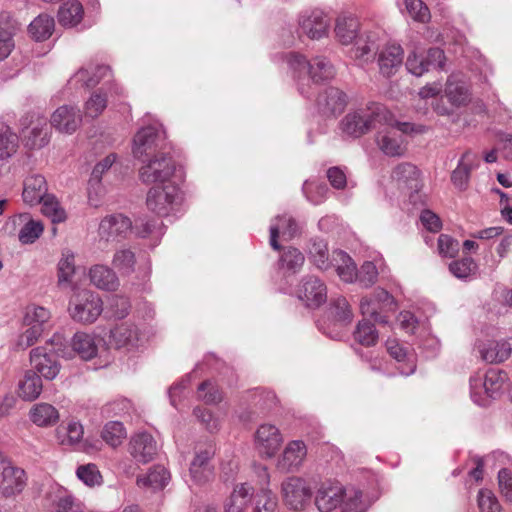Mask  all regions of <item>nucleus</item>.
<instances>
[{"mask_svg": "<svg viewBox=\"0 0 512 512\" xmlns=\"http://www.w3.org/2000/svg\"><path fill=\"white\" fill-rule=\"evenodd\" d=\"M390 120L391 113L384 105L371 102L348 113L341 121V129L346 135L358 138Z\"/></svg>", "mask_w": 512, "mask_h": 512, "instance_id": "obj_1", "label": "nucleus"}, {"mask_svg": "<svg viewBox=\"0 0 512 512\" xmlns=\"http://www.w3.org/2000/svg\"><path fill=\"white\" fill-rule=\"evenodd\" d=\"M309 258L320 270L334 268L338 276L347 283H352L356 276V265L351 257L341 250L333 251L330 256L327 244L323 240L311 241Z\"/></svg>", "mask_w": 512, "mask_h": 512, "instance_id": "obj_2", "label": "nucleus"}, {"mask_svg": "<svg viewBox=\"0 0 512 512\" xmlns=\"http://www.w3.org/2000/svg\"><path fill=\"white\" fill-rule=\"evenodd\" d=\"M166 132L161 125H149L137 131L133 138L132 153L137 160L169 151Z\"/></svg>", "mask_w": 512, "mask_h": 512, "instance_id": "obj_3", "label": "nucleus"}, {"mask_svg": "<svg viewBox=\"0 0 512 512\" xmlns=\"http://www.w3.org/2000/svg\"><path fill=\"white\" fill-rule=\"evenodd\" d=\"M139 178L144 184L172 183L176 172V163L169 151H162L140 160Z\"/></svg>", "mask_w": 512, "mask_h": 512, "instance_id": "obj_4", "label": "nucleus"}, {"mask_svg": "<svg viewBox=\"0 0 512 512\" xmlns=\"http://www.w3.org/2000/svg\"><path fill=\"white\" fill-rule=\"evenodd\" d=\"M182 199L181 190L174 182L155 184L147 193L146 204L158 216H169L177 211Z\"/></svg>", "mask_w": 512, "mask_h": 512, "instance_id": "obj_5", "label": "nucleus"}, {"mask_svg": "<svg viewBox=\"0 0 512 512\" xmlns=\"http://www.w3.org/2000/svg\"><path fill=\"white\" fill-rule=\"evenodd\" d=\"M71 318L81 324L94 323L103 312V301L100 296L90 290L75 292L68 307Z\"/></svg>", "mask_w": 512, "mask_h": 512, "instance_id": "obj_6", "label": "nucleus"}, {"mask_svg": "<svg viewBox=\"0 0 512 512\" xmlns=\"http://www.w3.org/2000/svg\"><path fill=\"white\" fill-rule=\"evenodd\" d=\"M385 128L377 133L376 143L379 149L387 156L397 157L405 153L404 138L402 134L413 131L410 123L395 122L391 115L388 123H382Z\"/></svg>", "mask_w": 512, "mask_h": 512, "instance_id": "obj_7", "label": "nucleus"}, {"mask_svg": "<svg viewBox=\"0 0 512 512\" xmlns=\"http://www.w3.org/2000/svg\"><path fill=\"white\" fill-rule=\"evenodd\" d=\"M506 380V374L498 369H489L484 377L474 376L470 378L472 400L486 406L490 398H494L501 390Z\"/></svg>", "mask_w": 512, "mask_h": 512, "instance_id": "obj_8", "label": "nucleus"}, {"mask_svg": "<svg viewBox=\"0 0 512 512\" xmlns=\"http://www.w3.org/2000/svg\"><path fill=\"white\" fill-rule=\"evenodd\" d=\"M286 60L290 68L297 72H306L315 82H322L333 78L335 71L333 65L325 57H315L311 61L298 54L289 53Z\"/></svg>", "mask_w": 512, "mask_h": 512, "instance_id": "obj_9", "label": "nucleus"}, {"mask_svg": "<svg viewBox=\"0 0 512 512\" xmlns=\"http://www.w3.org/2000/svg\"><path fill=\"white\" fill-rule=\"evenodd\" d=\"M348 493L340 482L328 480L323 482L317 490L315 503L321 512H331L344 502Z\"/></svg>", "mask_w": 512, "mask_h": 512, "instance_id": "obj_10", "label": "nucleus"}, {"mask_svg": "<svg viewBox=\"0 0 512 512\" xmlns=\"http://www.w3.org/2000/svg\"><path fill=\"white\" fill-rule=\"evenodd\" d=\"M26 485L25 471L4 458L0 461V490L5 496L20 493Z\"/></svg>", "mask_w": 512, "mask_h": 512, "instance_id": "obj_11", "label": "nucleus"}, {"mask_svg": "<svg viewBox=\"0 0 512 512\" xmlns=\"http://www.w3.org/2000/svg\"><path fill=\"white\" fill-rule=\"evenodd\" d=\"M282 495L291 509L301 510L310 500L311 490L302 478L290 477L282 483Z\"/></svg>", "mask_w": 512, "mask_h": 512, "instance_id": "obj_12", "label": "nucleus"}, {"mask_svg": "<svg viewBox=\"0 0 512 512\" xmlns=\"http://www.w3.org/2000/svg\"><path fill=\"white\" fill-rule=\"evenodd\" d=\"M283 442L279 429L272 424H262L255 433V446L265 457H273Z\"/></svg>", "mask_w": 512, "mask_h": 512, "instance_id": "obj_13", "label": "nucleus"}, {"mask_svg": "<svg viewBox=\"0 0 512 512\" xmlns=\"http://www.w3.org/2000/svg\"><path fill=\"white\" fill-rule=\"evenodd\" d=\"M297 296L306 306L319 307L327 299V288L319 278L306 276L297 289Z\"/></svg>", "mask_w": 512, "mask_h": 512, "instance_id": "obj_14", "label": "nucleus"}, {"mask_svg": "<svg viewBox=\"0 0 512 512\" xmlns=\"http://www.w3.org/2000/svg\"><path fill=\"white\" fill-rule=\"evenodd\" d=\"M298 24L310 39H320L327 35L330 19L320 10L306 11L300 15Z\"/></svg>", "mask_w": 512, "mask_h": 512, "instance_id": "obj_15", "label": "nucleus"}, {"mask_svg": "<svg viewBox=\"0 0 512 512\" xmlns=\"http://www.w3.org/2000/svg\"><path fill=\"white\" fill-rule=\"evenodd\" d=\"M131 220L122 214H113L104 217L98 228L100 241H115L119 237H125L131 230Z\"/></svg>", "mask_w": 512, "mask_h": 512, "instance_id": "obj_16", "label": "nucleus"}, {"mask_svg": "<svg viewBox=\"0 0 512 512\" xmlns=\"http://www.w3.org/2000/svg\"><path fill=\"white\" fill-rule=\"evenodd\" d=\"M214 454L215 449L211 444L201 446L196 450L189 469L190 477L194 483L203 484L212 477L213 470L210 459Z\"/></svg>", "mask_w": 512, "mask_h": 512, "instance_id": "obj_17", "label": "nucleus"}, {"mask_svg": "<svg viewBox=\"0 0 512 512\" xmlns=\"http://www.w3.org/2000/svg\"><path fill=\"white\" fill-rule=\"evenodd\" d=\"M30 362L36 373L41 374L45 379L53 380L60 371V365L56 355L48 352L45 347H37L30 352Z\"/></svg>", "mask_w": 512, "mask_h": 512, "instance_id": "obj_18", "label": "nucleus"}, {"mask_svg": "<svg viewBox=\"0 0 512 512\" xmlns=\"http://www.w3.org/2000/svg\"><path fill=\"white\" fill-rule=\"evenodd\" d=\"M347 105L346 94L338 88L329 87L319 94L317 106L325 116L341 114Z\"/></svg>", "mask_w": 512, "mask_h": 512, "instance_id": "obj_19", "label": "nucleus"}, {"mask_svg": "<svg viewBox=\"0 0 512 512\" xmlns=\"http://www.w3.org/2000/svg\"><path fill=\"white\" fill-rule=\"evenodd\" d=\"M298 233L299 226L292 217L288 215L277 216L272 220L270 225V245L274 250H279V236H281L283 240L288 241L294 238Z\"/></svg>", "mask_w": 512, "mask_h": 512, "instance_id": "obj_20", "label": "nucleus"}, {"mask_svg": "<svg viewBox=\"0 0 512 512\" xmlns=\"http://www.w3.org/2000/svg\"><path fill=\"white\" fill-rule=\"evenodd\" d=\"M79 110L72 106L63 105L51 116V125L61 133L72 134L81 122Z\"/></svg>", "mask_w": 512, "mask_h": 512, "instance_id": "obj_21", "label": "nucleus"}, {"mask_svg": "<svg viewBox=\"0 0 512 512\" xmlns=\"http://www.w3.org/2000/svg\"><path fill=\"white\" fill-rule=\"evenodd\" d=\"M158 450L156 441L148 433H140L132 437L130 441V453L140 463H148L156 455Z\"/></svg>", "mask_w": 512, "mask_h": 512, "instance_id": "obj_22", "label": "nucleus"}, {"mask_svg": "<svg viewBox=\"0 0 512 512\" xmlns=\"http://www.w3.org/2000/svg\"><path fill=\"white\" fill-rule=\"evenodd\" d=\"M403 61V49L400 45H387L378 58L379 69L382 75L390 77L395 74Z\"/></svg>", "mask_w": 512, "mask_h": 512, "instance_id": "obj_23", "label": "nucleus"}, {"mask_svg": "<svg viewBox=\"0 0 512 512\" xmlns=\"http://www.w3.org/2000/svg\"><path fill=\"white\" fill-rule=\"evenodd\" d=\"M307 455V448L304 442L299 440L291 441L284 449L279 467L283 470L293 471L298 469Z\"/></svg>", "mask_w": 512, "mask_h": 512, "instance_id": "obj_24", "label": "nucleus"}, {"mask_svg": "<svg viewBox=\"0 0 512 512\" xmlns=\"http://www.w3.org/2000/svg\"><path fill=\"white\" fill-rule=\"evenodd\" d=\"M478 164L479 159L477 154L472 153L471 151H466L459 161L458 166L452 172L451 181L453 184L461 190L465 189L471 170L477 167Z\"/></svg>", "mask_w": 512, "mask_h": 512, "instance_id": "obj_25", "label": "nucleus"}, {"mask_svg": "<svg viewBox=\"0 0 512 512\" xmlns=\"http://www.w3.org/2000/svg\"><path fill=\"white\" fill-rule=\"evenodd\" d=\"M47 184L42 175H31L24 181L23 200L29 205H35L46 197Z\"/></svg>", "mask_w": 512, "mask_h": 512, "instance_id": "obj_26", "label": "nucleus"}, {"mask_svg": "<svg viewBox=\"0 0 512 512\" xmlns=\"http://www.w3.org/2000/svg\"><path fill=\"white\" fill-rule=\"evenodd\" d=\"M108 73L109 67L104 65L81 68L71 78L70 83L74 85L80 84L84 88H91L96 86Z\"/></svg>", "mask_w": 512, "mask_h": 512, "instance_id": "obj_27", "label": "nucleus"}, {"mask_svg": "<svg viewBox=\"0 0 512 512\" xmlns=\"http://www.w3.org/2000/svg\"><path fill=\"white\" fill-rule=\"evenodd\" d=\"M89 277L94 286L106 291H114L119 286L115 272L105 265H94L90 268Z\"/></svg>", "mask_w": 512, "mask_h": 512, "instance_id": "obj_28", "label": "nucleus"}, {"mask_svg": "<svg viewBox=\"0 0 512 512\" xmlns=\"http://www.w3.org/2000/svg\"><path fill=\"white\" fill-rule=\"evenodd\" d=\"M400 187L417 191L420 186V172L417 167L410 163L399 164L392 173Z\"/></svg>", "mask_w": 512, "mask_h": 512, "instance_id": "obj_29", "label": "nucleus"}, {"mask_svg": "<svg viewBox=\"0 0 512 512\" xmlns=\"http://www.w3.org/2000/svg\"><path fill=\"white\" fill-rule=\"evenodd\" d=\"M42 389L41 377L35 371L28 370L19 381L18 395L25 401H33L40 396Z\"/></svg>", "mask_w": 512, "mask_h": 512, "instance_id": "obj_30", "label": "nucleus"}, {"mask_svg": "<svg viewBox=\"0 0 512 512\" xmlns=\"http://www.w3.org/2000/svg\"><path fill=\"white\" fill-rule=\"evenodd\" d=\"M54 18L46 13L38 15L28 26V33L32 39L41 42L47 40L54 32Z\"/></svg>", "mask_w": 512, "mask_h": 512, "instance_id": "obj_31", "label": "nucleus"}, {"mask_svg": "<svg viewBox=\"0 0 512 512\" xmlns=\"http://www.w3.org/2000/svg\"><path fill=\"white\" fill-rule=\"evenodd\" d=\"M31 421L39 427L53 426L59 420L57 409L48 403H38L30 410Z\"/></svg>", "mask_w": 512, "mask_h": 512, "instance_id": "obj_32", "label": "nucleus"}, {"mask_svg": "<svg viewBox=\"0 0 512 512\" xmlns=\"http://www.w3.org/2000/svg\"><path fill=\"white\" fill-rule=\"evenodd\" d=\"M83 6L77 0H68L58 11V21L64 27H74L83 19Z\"/></svg>", "mask_w": 512, "mask_h": 512, "instance_id": "obj_33", "label": "nucleus"}, {"mask_svg": "<svg viewBox=\"0 0 512 512\" xmlns=\"http://www.w3.org/2000/svg\"><path fill=\"white\" fill-rule=\"evenodd\" d=\"M170 480V473L163 466L157 465L151 468L147 475L139 476L137 484L139 487L152 490L163 489Z\"/></svg>", "mask_w": 512, "mask_h": 512, "instance_id": "obj_34", "label": "nucleus"}, {"mask_svg": "<svg viewBox=\"0 0 512 512\" xmlns=\"http://www.w3.org/2000/svg\"><path fill=\"white\" fill-rule=\"evenodd\" d=\"M253 488L247 483L236 485L225 503L226 512H243L251 499Z\"/></svg>", "mask_w": 512, "mask_h": 512, "instance_id": "obj_35", "label": "nucleus"}, {"mask_svg": "<svg viewBox=\"0 0 512 512\" xmlns=\"http://www.w3.org/2000/svg\"><path fill=\"white\" fill-rule=\"evenodd\" d=\"M73 350L83 359L90 360L97 355L98 345L93 335L78 332L72 339Z\"/></svg>", "mask_w": 512, "mask_h": 512, "instance_id": "obj_36", "label": "nucleus"}, {"mask_svg": "<svg viewBox=\"0 0 512 512\" xmlns=\"http://www.w3.org/2000/svg\"><path fill=\"white\" fill-rule=\"evenodd\" d=\"M358 28L359 23L355 17L341 15L336 20L335 34L342 44L347 45L356 38Z\"/></svg>", "mask_w": 512, "mask_h": 512, "instance_id": "obj_37", "label": "nucleus"}, {"mask_svg": "<svg viewBox=\"0 0 512 512\" xmlns=\"http://www.w3.org/2000/svg\"><path fill=\"white\" fill-rule=\"evenodd\" d=\"M110 338L117 348L134 346L138 341V331L134 325L122 323L111 330Z\"/></svg>", "mask_w": 512, "mask_h": 512, "instance_id": "obj_38", "label": "nucleus"}, {"mask_svg": "<svg viewBox=\"0 0 512 512\" xmlns=\"http://www.w3.org/2000/svg\"><path fill=\"white\" fill-rule=\"evenodd\" d=\"M512 352L510 343L491 342L480 349L481 358L488 363L503 362L509 358Z\"/></svg>", "mask_w": 512, "mask_h": 512, "instance_id": "obj_39", "label": "nucleus"}, {"mask_svg": "<svg viewBox=\"0 0 512 512\" xmlns=\"http://www.w3.org/2000/svg\"><path fill=\"white\" fill-rule=\"evenodd\" d=\"M445 94L449 102L454 106L465 105L469 101V91L466 84L450 76L446 83Z\"/></svg>", "mask_w": 512, "mask_h": 512, "instance_id": "obj_40", "label": "nucleus"}, {"mask_svg": "<svg viewBox=\"0 0 512 512\" xmlns=\"http://www.w3.org/2000/svg\"><path fill=\"white\" fill-rule=\"evenodd\" d=\"M75 271V254L70 249H64L58 263V284L63 285L71 283Z\"/></svg>", "mask_w": 512, "mask_h": 512, "instance_id": "obj_41", "label": "nucleus"}, {"mask_svg": "<svg viewBox=\"0 0 512 512\" xmlns=\"http://www.w3.org/2000/svg\"><path fill=\"white\" fill-rule=\"evenodd\" d=\"M304 262V255L294 247L284 249L279 259L280 268L292 274L297 273Z\"/></svg>", "mask_w": 512, "mask_h": 512, "instance_id": "obj_42", "label": "nucleus"}, {"mask_svg": "<svg viewBox=\"0 0 512 512\" xmlns=\"http://www.w3.org/2000/svg\"><path fill=\"white\" fill-rule=\"evenodd\" d=\"M107 107V93L103 88L94 91L84 104V115L87 118L95 119Z\"/></svg>", "mask_w": 512, "mask_h": 512, "instance_id": "obj_43", "label": "nucleus"}, {"mask_svg": "<svg viewBox=\"0 0 512 512\" xmlns=\"http://www.w3.org/2000/svg\"><path fill=\"white\" fill-rule=\"evenodd\" d=\"M83 426L75 421H71L67 426L57 428V438L62 445H75L83 438Z\"/></svg>", "mask_w": 512, "mask_h": 512, "instance_id": "obj_44", "label": "nucleus"}, {"mask_svg": "<svg viewBox=\"0 0 512 512\" xmlns=\"http://www.w3.org/2000/svg\"><path fill=\"white\" fill-rule=\"evenodd\" d=\"M112 264L122 275H129L136 264L135 253L128 248L119 249L113 256Z\"/></svg>", "mask_w": 512, "mask_h": 512, "instance_id": "obj_45", "label": "nucleus"}, {"mask_svg": "<svg viewBox=\"0 0 512 512\" xmlns=\"http://www.w3.org/2000/svg\"><path fill=\"white\" fill-rule=\"evenodd\" d=\"M353 337L363 346H373L378 341V332L371 322L362 320L357 324Z\"/></svg>", "mask_w": 512, "mask_h": 512, "instance_id": "obj_46", "label": "nucleus"}, {"mask_svg": "<svg viewBox=\"0 0 512 512\" xmlns=\"http://www.w3.org/2000/svg\"><path fill=\"white\" fill-rule=\"evenodd\" d=\"M40 203L42 204L41 212L50 218L53 223H61L66 220V212L55 196L48 194Z\"/></svg>", "mask_w": 512, "mask_h": 512, "instance_id": "obj_47", "label": "nucleus"}, {"mask_svg": "<svg viewBox=\"0 0 512 512\" xmlns=\"http://www.w3.org/2000/svg\"><path fill=\"white\" fill-rule=\"evenodd\" d=\"M103 440L112 447H117L126 437V431L121 422L110 421L102 430Z\"/></svg>", "mask_w": 512, "mask_h": 512, "instance_id": "obj_48", "label": "nucleus"}, {"mask_svg": "<svg viewBox=\"0 0 512 512\" xmlns=\"http://www.w3.org/2000/svg\"><path fill=\"white\" fill-rule=\"evenodd\" d=\"M44 227L40 221L28 219L24 222L23 227L19 231V241L23 244L34 243L43 233Z\"/></svg>", "mask_w": 512, "mask_h": 512, "instance_id": "obj_49", "label": "nucleus"}, {"mask_svg": "<svg viewBox=\"0 0 512 512\" xmlns=\"http://www.w3.org/2000/svg\"><path fill=\"white\" fill-rule=\"evenodd\" d=\"M362 498L360 490L348 488L347 496L342 503V512H366L369 505Z\"/></svg>", "mask_w": 512, "mask_h": 512, "instance_id": "obj_50", "label": "nucleus"}, {"mask_svg": "<svg viewBox=\"0 0 512 512\" xmlns=\"http://www.w3.org/2000/svg\"><path fill=\"white\" fill-rule=\"evenodd\" d=\"M24 137L27 139L26 145L30 148L43 147L49 141L47 124L36 125L30 130L25 131Z\"/></svg>", "mask_w": 512, "mask_h": 512, "instance_id": "obj_51", "label": "nucleus"}, {"mask_svg": "<svg viewBox=\"0 0 512 512\" xmlns=\"http://www.w3.org/2000/svg\"><path fill=\"white\" fill-rule=\"evenodd\" d=\"M332 314L336 321L342 325L351 323L353 319V313L348 301L344 297H338L331 304Z\"/></svg>", "mask_w": 512, "mask_h": 512, "instance_id": "obj_52", "label": "nucleus"}, {"mask_svg": "<svg viewBox=\"0 0 512 512\" xmlns=\"http://www.w3.org/2000/svg\"><path fill=\"white\" fill-rule=\"evenodd\" d=\"M254 512H278L277 498L268 489H262L255 497Z\"/></svg>", "mask_w": 512, "mask_h": 512, "instance_id": "obj_53", "label": "nucleus"}, {"mask_svg": "<svg viewBox=\"0 0 512 512\" xmlns=\"http://www.w3.org/2000/svg\"><path fill=\"white\" fill-rule=\"evenodd\" d=\"M378 277V270L373 262L366 261L362 264L359 271L356 270V276L353 281L358 282L365 288L372 286Z\"/></svg>", "mask_w": 512, "mask_h": 512, "instance_id": "obj_54", "label": "nucleus"}, {"mask_svg": "<svg viewBox=\"0 0 512 512\" xmlns=\"http://www.w3.org/2000/svg\"><path fill=\"white\" fill-rule=\"evenodd\" d=\"M77 477L87 486L94 487L100 485L102 476L94 464H87L78 467L76 471Z\"/></svg>", "mask_w": 512, "mask_h": 512, "instance_id": "obj_55", "label": "nucleus"}, {"mask_svg": "<svg viewBox=\"0 0 512 512\" xmlns=\"http://www.w3.org/2000/svg\"><path fill=\"white\" fill-rule=\"evenodd\" d=\"M406 11L409 16L418 22L425 23L430 19V12L422 0H405Z\"/></svg>", "mask_w": 512, "mask_h": 512, "instance_id": "obj_56", "label": "nucleus"}, {"mask_svg": "<svg viewBox=\"0 0 512 512\" xmlns=\"http://www.w3.org/2000/svg\"><path fill=\"white\" fill-rule=\"evenodd\" d=\"M360 311L362 315L370 316L375 322L387 323V317L382 315L384 311L379 309L376 300L372 296L361 299Z\"/></svg>", "mask_w": 512, "mask_h": 512, "instance_id": "obj_57", "label": "nucleus"}, {"mask_svg": "<svg viewBox=\"0 0 512 512\" xmlns=\"http://www.w3.org/2000/svg\"><path fill=\"white\" fill-rule=\"evenodd\" d=\"M198 399L207 404H217L222 400V394L211 381H204L198 387Z\"/></svg>", "mask_w": 512, "mask_h": 512, "instance_id": "obj_58", "label": "nucleus"}, {"mask_svg": "<svg viewBox=\"0 0 512 512\" xmlns=\"http://www.w3.org/2000/svg\"><path fill=\"white\" fill-rule=\"evenodd\" d=\"M50 312L40 306H32L28 307L25 317L24 323L28 326H34V324H39L40 327L44 328V324L49 320Z\"/></svg>", "mask_w": 512, "mask_h": 512, "instance_id": "obj_59", "label": "nucleus"}, {"mask_svg": "<svg viewBox=\"0 0 512 512\" xmlns=\"http://www.w3.org/2000/svg\"><path fill=\"white\" fill-rule=\"evenodd\" d=\"M477 268L476 263L472 258H463L461 260L453 261L449 265L450 272L457 278L464 279L475 272Z\"/></svg>", "mask_w": 512, "mask_h": 512, "instance_id": "obj_60", "label": "nucleus"}, {"mask_svg": "<svg viewBox=\"0 0 512 512\" xmlns=\"http://www.w3.org/2000/svg\"><path fill=\"white\" fill-rule=\"evenodd\" d=\"M478 507L480 512H501L497 498L487 489H481L478 492Z\"/></svg>", "mask_w": 512, "mask_h": 512, "instance_id": "obj_61", "label": "nucleus"}, {"mask_svg": "<svg viewBox=\"0 0 512 512\" xmlns=\"http://www.w3.org/2000/svg\"><path fill=\"white\" fill-rule=\"evenodd\" d=\"M406 68L411 74L415 76H422L427 72V64H425L424 54L412 51L407 57Z\"/></svg>", "mask_w": 512, "mask_h": 512, "instance_id": "obj_62", "label": "nucleus"}, {"mask_svg": "<svg viewBox=\"0 0 512 512\" xmlns=\"http://www.w3.org/2000/svg\"><path fill=\"white\" fill-rule=\"evenodd\" d=\"M44 328L40 327L39 324L29 326L18 338L17 346L21 349H26L32 346L43 333Z\"/></svg>", "mask_w": 512, "mask_h": 512, "instance_id": "obj_63", "label": "nucleus"}, {"mask_svg": "<svg viewBox=\"0 0 512 512\" xmlns=\"http://www.w3.org/2000/svg\"><path fill=\"white\" fill-rule=\"evenodd\" d=\"M499 489L506 501L512 503V473L508 469L498 472Z\"/></svg>", "mask_w": 512, "mask_h": 512, "instance_id": "obj_64", "label": "nucleus"}]
</instances>
